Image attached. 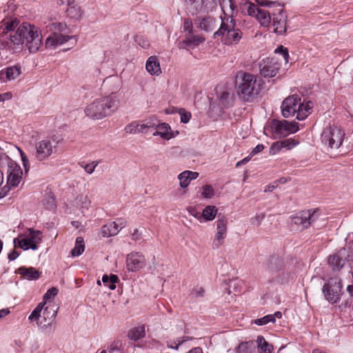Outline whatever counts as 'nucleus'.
Listing matches in <instances>:
<instances>
[{
  "label": "nucleus",
  "mask_w": 353,
  "mask_h": 353,
  "mask_svg": "<svg viewBox=\"0 0 353 353\" xmlns=\"http://www.w3.org/2000/svg\"><path fill=\"white\" fill-rule=\"evenodd\" d=\"M342 289L341 280L338 277L330 278L323 287V292L326 300L335 303L339 299Z\"/></svg>",
  "instance_id": "nucleus-8"
},
{
  "label": "nucleus",
  "mask_w": 353,
  "mask_h": 353,
  "mask_svg": "<svg viewBox=\"0 0 353 353\" xmlns=\"http://www.w3.org/2000/svg\"><path fill=\"white\" fill-rule=\"evenodd\" d=\"M119 281L118 276L115 274H111L108 276L107 274H104L102 276V282L104 285L108 287L110 290H114L116 288V283Z\"/></svg>",
  "instance_id": "nucleus-36"
},
{
  "label": "nucleus",
  "mask_w": 353,
  "mask_h": 353,
  "mask_svg": "<svg viewBox=\"0 0 353 353\" xmlns=\"http://www.w3.org/2000/svg\"><path fill=\"white\" fill-rule=\"evenodd\" d=\"M155 125L154 123H145L141 125L139 124V133H145L147 132L146 130L150 128H153Z\"/></svg>",
  "instance_id": "nucleus-55"
},
{
  "label": "nucleus",
  "mask_w": 353,
  "mask_h": 353,
  "mask_svg": "<svg viewBox=\"0 0 353 353\" xmlns=\"http://www.w3.org/2000/svg\"><path fill=\"white\" fill-rule=\"evenodd\" d=\"M59 141L46 138L35 143L34 157L39 161L47 160L57 151Z\"/></svg>",
  "instance_id": "nucleus-4"
},
{
  "label": "nucleus",
  "mask_w": 353,
  "mask_h": 353,
  "mask_svg": "<svg viewBox=\"0 0 353 353\" xmlns=\"http://www.w3.org/2000/svg\"><path fill=\"white\" fill-rule=\"evenodd\" d=\"M345 248L341 249L336 254L330 256L328 258V264L333 270H341L345 264L346 260Z\"/></svg>",
  "instance_id": "nucleus-19"
},
{
  "label": "nucleus",
  "mask_w": 353,
  "mask_h": 353,
  "mask_svg": "<svg viewBox=\"0 0 353 353\" xmlns=\"http://www.w3.org/2000/svg\"><path fill=\"white\" fill-rule=\"evenodd\" d=\"M296 112L297 113L296 119L299 121L305 119L308 116V114L303 111V108H301L300 104L299 105V108H297Z\"/></svg>",
  "instance_id": "nucleus-52"
},
{
  "label": "nucleus",
  "mask_w": 353,
  "mask_h": 353,
  "mask_svg": "<svg viewBox=\"0 0 353 353\" xmlns=\"http://www.w3.org/2000/svg\"><path fill=\"white\" fill-rule=\"evenodd\" d=\"M21 74V69L19 65L8 67L0 71V81L6 82L16 79Z\"/></svg>",
  "instance_id": "nucleus-21"
},
{
  "label": "nucleus",
  "mask_w": 353,
  "mask_h": 353,
  "mask_svg": "<svg viewBox=\"0 0 353 353\" xmlns=\"http://www.w3.org/2000/svg\"><path fill=\"white\" fill-rule=\"evenodd\" d=\"M254 343L258 353H271L272 346L263 336H258L256 341Z\"/></svg>",
  "instance_id": "nucleus-31"
},
{
  "label": "nucleus",
  "mask_w": 353,
  "mask_h": 353,
  "mask_svg": "<svg viewBox=\"0 0 353 353\" xmlns=\"http://www.w3.org/2000/svg\"><path fill=\"white\" fill-rule=\"evenodd\" d=\"M179 113L181 115V121L183 123H187L189 122L191 114L190 112H185L183 109H179Z\"/></svg>",
  "instance_id": "nucleus-51"
},
{
  "label": "nucleus",
  "mask_w": 353,
  "mask_h": 353,
  "mask_svg": "<svg viewBox=\"0 0 353 353\" xmlns=\"http://www.w3.org/2000/svg\"><path fill=\"white\" fill-rule=\"evenodd\" d=\"M270 322L274 323L275 319H274V316H271L270 314H268V315L264 316L262 318L255 319L253 323L257 325H264Z\"/></svg>",
  "instance_id": "nucleus-40"
},
{
  "label": "nucleus",
  "mask_w": 353,
  "mask_h": 353,
  "mask_svg": "<svg viewBox=\"0 0 353 353\" xmlns=\"http://www.w3.org/2000/svg\"><path fill=\"white\" fill-rule=\"evenodd\" d=\"M69 37L61 34H53L49 36L46 40L47 48H54L58 46L66 43L69 40Z\"/></svg>",
  "instance_id": "nucleus-24"
},
{
  "label": "nucleus",
  "mask_w": 353,
  "mask_h": 353,
  "mask_svg": "<svg viewBox=\"0 0 353 353\" xmlns=\"http://www.w3.org/2000/svg\"><path fill=\"white\" fill-rule=\"evenodd\" d=\"M274 32L278 34H283L287 30V16L283 12V8L281 5L277 4L275 11L272 12Z\"/></svg>",
  "instance_id": "nucleus-12"
},
{
  "label": "nucleus",
  "mask_w": 353,
  "mask_h": 353,
  "mask_svg": "<svg viewBox=\"0 0 353 353\" xmlns=\"http://www.w3.org/2000/svg\"><path fill=\"white\" fill-rule=\"evenodd\" d=\"M204 289L202 287H199L196 289H194L192 292V294L196 297L203 296L204 294Z\"/></svg>",
  "instance_id": "nucleus-59"
},
{
  "label": "nucleus",
  "mask_w": 353,
  "mask_h": 353,
  "mask_svg": "<svg viewBox=\"0 0 353 353\" xmlns=\"http://www.w3.org/2000/svg\"><path fill=\"white\" fill-rule=\"evenodd\" d=\"M146 265L144 255L139 252H132L126 256V268L130 272H135Z\"/></svg>",
  "instance_id": "nucleus-15"
},
{
  "label": "nucleus",
  "mask_w": 353,
  "mask_h": 353,
  "mask_svg": "<svg viewBox=\"0 0 353 353\" xmlns=\"http://www.w3.org/2000/svg\"><path fill=\"white\" fill-rule=\"evenodd\" d=\"M236 94L245 102H253L261 98L260 90H237Z\"/></svg>",
  "instance_id": "nucleus-23"
},
{
  "label": "nucleus",
  "mask_w": 353,
  "mask_h": 353,
  "mask_svg": "<svg viewBox=\"0 0 353 353\" xmlns=\"http://www.w3.org/2000/svg\"><path fill=\"white\" fill-rule=\"evenodd\" d=\"M56 315L57 311L49 307H46L43 312V315H41L40 320L37 322V325L46 334H50L54 332L52 323Z\"/></svg>",
  "instance_id": "nucleus-13"
},
{
  "label": "nucleus",
  "mask_w": 353,
  "mask_h": 353,
  "mask_svg": "<svg viewBox=\"0 0 353 353\" xmlns=\"http://www.w3.org/2000/svg\"><path fill=\"white\" fill-rule=\"evenodd\" d=\"M264 218H265L264 213L257 214H256L255 216L251 218L250 222L252 225L259 226L261 223V222Z\"/></svg>",
  "instance_id": "nucleus-49"
},
{
  "label": "nucleus",
  "mask_w": 353,
  "mask_h": 353,
  "mask_svg": "<svg viewBox=\"0 0 353 353\" xmlns=\"http://www.w3.org/2000/svg\"><path fill=\"white\" fill-rule=\"evenodd\" d=\"M85 244L83 238L81 236H78L76 239L75 246L71 250V255L72 256H80L84 251Z\"/></svg>",
  "instance_id": "nucleus-38"
},
{
  "label": "nucleus",
  "mask_w": 353,
  "mask_h": 353,
  "mask_svg": "<svg viewBox=\"0 0 353 353\" xmlns=\"http://www.w3.org/2000/svg\"><path fill=\"white\" fill-rule=\"evenodd\" d=\"M135 42L143 48H148L150 46V43L148 40L145 39L142 36H136L134 38Z\"/></svg>",
  "instance_id": "nucleus-46"
},
{
  "label": "nucleus",
  "mask_w": 353,
  "mask_h": 353,
  "mask_svg": "<svg viewBox=\"0 0 353 353\" xmlns=\"http://www.w3.org/2000/svg\"><path fill=\"white\" fill-rule=\"evenodd\" d=\"M261 79H257L254 74L245 72H239L236 76V85H239V88H260Z\"/></svg>",
  "instance_id": "nucleus-14"
},
{
  "label": "nucleus",
  "mask_w": 353,
  "mask_h": 353,
  "mask_svg": "<svg viewBox=\"0 0 353 353\" xmlns=\"http://www.w3.org/2000/svg\"><path fill=\"white\" fill-rule=\"evenodd\" d=\"M117 224L113 222L103 225L101 228L102 235L105 237H109L117 234L119 229H117Z\"/></svg>",
  "instance_id": "nucleus-35"
},
{
  "label": "nucleus",
  "mask_w": 353,
  "mask_h": 353,
  "mask_svg": "<svg viewBox=\"0 0 353 353\" xmlns=\"http://www.w3.org/2000/svg\"><path fill=\"white\" fill-rule=\"evenodd\" d=\"M156 128L158 130L153 133V136H160L166 140H170L174 137L170 126L166 123H159Z\"/></svg>",
  "instance_id": "nucleus-28"
},
{
  "label": "nucleus",
  "mask_w": 353,
  "mask_h": 353,
  "mask_svg": "<svg viewBox=\"0 0 353 353\" xmlns=\"http://www.w3.org/2000/svg\"><path fill=\"white\" fill-rule=\"evenodd\" d=\"M139 124L136 122H133L125 126V130L127 133L136 134L139 133Z\"/></svg>",
  "instance_id": "nucleus-48"
},
{
  "label": "nucleus",
  "mask_w": 353,
  "mask_h": 353,
  "mask_svg": "<svg viewBox=\"0 0 353 353\" xmlns=\"http://www.w3.org/2000/svg\"><path fill=\"white\" fill-rule=\"evenodd\" d=\"M108 353H121L120 349L119 348L118 345L115 343L111 344L108 347Z\"/></svg>",
  "instance_id": "nucleus-61"
},
{
  "label": "nucleus",
  "mask_w": 353,
  "mask_h": 353,
  "mask_svg": "<svg viewBox=\"0 0 353 353\" xmlns=\"http://www.w3.org/2000/svg\"><path fill=\"white\" fill-rule=\"evenodd\" d=\"M14 243L15 247L18 246L20 248L23 249L25 250H27L29 249L28 245H23V239L20 240V239L16 238L14 239Z\"/></svg>",
  "instance_id": "nucleus-58"
},
{
  "label": "nucleus",
  "mask_w": 353,
  "mask_h": 353,
  "mask_svg": "<svg viewBox=\"0 0 353 353\" xmlns=\"http://www.w3.org/2000/svg\"><path fill=\"white\" fill-rule=\"evenodd\" d=\"M10 42L8 45L20 46L26 43V46L31 53L37 52L42 44V36L37 26L28 23L20 25L14 33H10Z\"/></svg>",
  "instance_id": "nucleus-1"
},
{
  "label": "nucleus",
  "mask_w": 353,
  "mask_h": 353,
  "mask_svg": "<svg viewBox=\"0 0 353 353\" xmlns=\"http://www.w3.org/2000/svg\"><path fill=\"white\" fill-rule=\"evenodd\" d=\"M187 173V171H184L178 176V179L180 181V186L182 188H187L191 181Z\"/></svg>",
  "instance_id": "nucleus-41"
},
{
  "label": "nucleus",
  "mask_w": 353,
  "mask_h": 353,
  "mask_svg": "<svg viewBox=\"0 0 353 353\" xmlns=\"http://www.w3.org/2000/svg\"><path fill=\"white\" fill-rule=\"evenodd\" d=\"M205 41V38L201 35H195L193 33L188 34L185 39L179 43V48H187L188 47H196Z\"/></svg>",
  "instance_id": "nucleus-22"
},
{
  "label": "nucleus",
  "mask_w": 353,
  "mask_h": 353,
  "mask_svg": "<svg viewBox=\"0 0 353 353\" xmlns=\"http://www.w3.org/2000/svg\"><path fill=\"white\" fill-rule=\"evenodd\" d=\"M228 220L225 216H219L216 221L217 232L213 241V248H219L223 243L226 236Z\"/></svg>",
  "instance_id": "nucleus-17"
},
{
  "label": "nucleus",
  "mask_w": 353,
  "mask_h": 353,
  "mask_svg": "<svg viewBox=\"0 0 353 353\" xmlns=\"http://www.w3.org/2000/svg\"><path fill=\"white\" fill-rule=\"evenodd\" d=\"M41 314H39L38 312H37L35 310H34L30 315L28 316V319L30 321H37V323L39 322L40 320Z\"/></svg>",
  "instance_id": "nucleus-60"
},
{
  "label": "nucleus",
  "mask_w": 353,
  "mask_h": 353,
  "mask_svg": "<svg viewBox=\"0 0 353 353\" xmlns=\"http://www.w3.org/2000/svg\"><path fill=\"white\" fill-rule=\"evenodd\" d=\"M145 334V327L141 325L130 330L128 333V337L132 341H137L143 338Z\"/></svg>",
  "instance_id": "nucleus-32"
},
{
  "label": "nucleus",
  "mask_w": 353,
  "mask_h": 353,
  "mask_svg": "<svg viewBox=\"0 0 353 353\" xmlns=\"http://www.w3.org/2000/svg\"><path fill=\"white\" fill-rule=\"evenodd\" d=\"M189 213L194 216L195 218L200 219L201 218V214L196 211V210L194 208H190L188 209Z\"/></svg>",
  "instance_id": "nucleus-64"
},
{
  "label": "nucleus",
  "mask_w": 353,
  "mask_h": 353,
  "mask_svg": "<svg viewBox=\"0 0 353 353\" xmlns=\"http://www.w3.org/2000/svg\"><path fill=\"white\" fill-rule=\"evenodd\" d=\"M270 128L272 134L276 138L284 137L299 130L298 123L295 121L289 122L286 120L274 119L272 121Z\"/></svg>",
  "instance_id": "nucleus-7"
},
{
  "label": "nucleus",
  "mask_w": 353,
  "mask_h": 353,
  "mask_svg": "<svg viewBox=\"0 0 353 353\" xmlns=\"http://www.w3.org/2000/svg\"><path fill=\"white\" fill-rule=\"evenodd\" d=\"M283 148L282 143L281 141H276L272 144L270 148V154H275L279 152Z\"/></svg>",
  "instance_id": "nucleus-50"
},
{
  "label": "nucleus",
  "mask_w": 353,
  "mask_h": 353,
  "mask_svg": "<svg viewBox=\"0 0 353 353\" xmlns=\"http://www.w3.org/2000/svg\"><path fill=\"white\" fill-rule=\"evenodd\" d=\"M17 26V24L16 23L15 21L8 22L5 27V30H6V33H9V35L10 34V33H14L13 29Z\"/></svg>",
  "instance_id": "nucleus-57"
},
{
  "label": "nucleus",
  "mask_w": 353,
  "mask_h": 353,
  "mask_svg": "<svg viewBox=\"0 0 353 353\" xmlns=\"http://www.w3.org/2000/svg\"><path fill=\"white\" fill-rule=\"evenodd\" d=\"M99 162L100 161H93L90 163L86 164L82 167L88 174H91L94 172V169L99 165Z\"/></svg>",
  "instance_id": "nucleus-45"
},
{
  "label": "nucleus",
  "mask_w": 353,
  "mask_h": 353,
  "mask_svg": "<svg viewBox=\"0 0 353 353\" xmlns=\"http://www.w3.org/2000/svg\"><path fill=\"white\" fill-rule=\"evenodd\" d=\"M17 272L28 280H37L41 274L39 270L32 267H21L17 269Z\"/></svg>",
  "instance_id": "nucleus-25"
},
{
  "label": "nucleus",
  "mask_w": 353,
  "mask_h": 353,
  "mask_svg": "<svg viewBox=\"0 0 353 353\" xmlns=\"http://www.w3.org/2000/svg\"><path fill=\"white\" fill-rule=\"evenodd\" d=\"M20 152H21V161L23 162V164L26 171H27L28 165H29V161H28V157L21 150L20 151Z\"/></svg>",
  "instance_id": "nucleus-62"
},
{
  "label": "nucleus",
  "mask_w": 353,
  "mask_h": 353,
  "mask_svg": "<svg viewBox=\"0 0 353 353\" xmlns=\"http://www.w3.org/2000/svg\"><path fill=\"white\" fill-rule=\"evenodd\" d=\"M256 18L263 26H268L272 19L270 12L262 8L258 11Z\"/></svg>",
  "instance_id": "nucleus-34"
},
{
  "label": "nucleus",
  "mask_w": 353,
  "mask_h": 353,
  "mask_svg": "<svg viewBox=\"0 0 353 353\" xmlns=\"http://www.w3.org/2000/svg\"><path fill=\"white\" fill-rule=\"evenodd\" d=\"M201 195L205 199H211L214 195V190L210 185H205L203 186Z\"/></svg>",
  "instance_id": "nucleus-43"
},
{
  "label": "nucleus",
  "mask_w": 353,
  "mask_h": 353,
  "mask_svg": "<svg viewBox=\"0 0 353 353\" xmlns=\"http://www.w3.org/2000/svg\"><path fill=\"white\" fill-rule=\"evenodd\" d=\"M344 137V132L336 125L325 128L321 134L322 142L331 149H338L342 145Z\"/></svg>",
  "instance_id": "nucleus-5"
},
{
  "label": "nucleus",
  "mask_w": 353,
  "mask_h": 353,
  "mask_svg": "<svg viewBox=\"0 0 353 353\" xmlns=\"http://www.w3.org/2000/svg\"><path fill=\"white\" fill-rule=\"evenodd\" d=\"M121 94L118 92L94 100L85 109L87 117L99 120L110 116L119 106Z\"/></svg>",
  "instance_id": "nucleus-2"
},
{
  "label": "nucleus",
  "mask_w": 353,
  "mask_h": 353,
  "mask_svg": "<svg viewBox=\"0 0 353 353\" xmlns=\"http://www.w3.org/2000/svg\"><path fill=\"white\" fill-rule=\"evenodd\" d=\"M219 3L223 12L220 19L223 17L234 18V14L237 13V6L234 0H219Z\"/></svg>",
  "instance_id": "nucleus-20"
},
{
  "label": "nucleus",
  "mask_w": 353,
  "mask_h": 353,
  "mask_svg": "<svg viewBox=\"0 0 353 353\" xmlns=\"http://www.w3.org/2000/svg\"><path fill=\"white\" fill-rule=\"evenodd\" d=\"M274 52L281 54L286 63L289 61L290 56L288 50L286 48H284L283 46H280L276 49H275Z\"/></svg>",
  "instance_id": "nucleus-44"
},
{
  "label": "nucleus",
  "mask_w": 353,
  "mask_h": 353,
  "mask_svg": "<svg viewBox=\"0 0 353 353\" xmlns=\"http://www.w3.org/2000/svg\"><path fill=\"white\" fill-rule=\"evenodd\" d=\"M113 223L117 224V229H119V230L126 225V221L123 219H118L116 221H114Z\"/></svg>",
  "instance_id": "nucleus-63"
},
{
  "label": "nucleus",
  "mask_w": 353,
  "mask_h": 353,
  "mask_svg": "<svg viewBox=\"0 0 353 353\" xmlns=\"http://www.w3.org/2000/svg\"><path fill=\"white\" fill-rule=\"evenodd\" d=\"M42 233L39 230L28 229L24 234L23 245H28L29 249L37 250V244L41 241Z\"/></svg>",
  "instance_id": "nucleus-18"
},
{
  "label": "nucleus",
  "mask_w": 353,
  "mask_h": 353,
  "mask_svg": "<svg viewBox=\"0 0 353 353\" xmlns=\"http://www.w3.org/2000/svg\"><path fill=\"white\" fill-rule=\"evenodd\" d=\"M183 30L188 32V34H192L193 30V24L190 19H185L183 23Z\"/></svg>",
  "instance_id": "nucleus-54"
},
{
  "label": "nucleus",
  "mask_w": 353,
  "mask_h": 353,
  "mask_svg": "<svg viewBox=\"0 0 353 353\" xmlns=\"http://www.w3.org/2000/svg\"><path fill=\"white\" fill-rule=\"evenodd\" d=\"M219 100V105L224 108H228L233 105L234 101V92L231 93L228 90H221L220 92L216 93Z\"/></svg>",
  "instance_id": "nucleus-26"
},
{
  "label": "nucleus",
  "mask_w": 353,
  "mask_h": 353,
  "mask_svg": "<svg viewBox=\"0 0 353 353\" xmlns=\"http://www.w3.org/2000/svg\"><path fill=\"white\" fill-rule=\"evenodd\" d=\"M282 143L283 148H285L289 150L297 145L299 142L294 139H287L281 141Z\"/></svg>",
  "instance_id": "nucleus-42"
},
{
  "label": "nucleus",
  "mask_w": 353,
  "mask_h": 353,
  "mask_svg": "<svg viewBox=\"0 0 353 353\" xmlns=\"http://www.w3.org/2000/svg\"><path fill=\"white\" fill-rule=\"evenodd\" d=\"M58 291L59 290H58V289L57 288H54V287L51 288L44 294L43 300L44 301H48V300H50V299H54V296L57 294Z\"/></svg>",
  "instance_id": "nucleus-47"
},
{
  "label": "nucleus",
  "mask_w": 353,
  "mask_h": 353,
  "mask_svg": "<svg viewBox=\"0 0 353 353\" xmlns=\"http://www.w3.org/2000/svg\"><path fill=\"white\" fill-rule=\"evenodd\" d=\"M185 3L188 11L192 15L212 10L216 6L215 0H185Z\"/></svg>",
  "instance_id": "nucleus-10"
},
{
  "label": "nucleus",
  "mask_w": 353,
  "mask_h": 353,
  "mask_svg": "<svg viewBox=\"0 0 353 353\" xmlns=\"http://www.w3.org/2000/svg\"><path fill=\"white\" fill-rule=\"evenodd\" d=\"M320 218L319 211L316 209H310L303 210L292 218V223L301 228V229H306L310 225L317 228L316 221Z\"/></svg>",
  "instance_id": "nucleus-6"
},
{
  "label": "nucleus",
  "mask_w": 353,
  "mask_h": 353,
  "mask_svg": "<svg viewBox=\"0 0 353 353\" xmlns=\"http://www.w3.org/2000/svg\"><path fill=\"white\" fill-rule=\"evenodd\" d=\"M217 211L218 210L214 205H208L203 209L201 217L206 221H212L215 218Z\"/></svg>",
  "instance_id": "nucleus-39"
},
{
  "label": "nucleus",
  "mask_w": 353,
  "mask_h": 353,
  "mask_svg": "<svg viewBox=\"0 0 353 353\" xmlns=\"http://www.w3.org/2000/svg\"><path fill=\"white\" fill-rule=\"evenodd\" d=\"M198 19L199 21V28L205 32H211L216 26L215 19L210 16L199 18Z\"/></svg>",
  "instance_id": "nucleus-30"
},
{
  "label": "nucleus",
  "mask_w": 353,
  "mask_h": 353,
  "mask_svg": "<svg viewBox=\"0 0 353 353\" xmlns=\"http://www.w3.org/2000/svg\"><path fill=\"white\" fill-rule=\"evenodd\" d=\"M3 158L8 165V184L12 187H17L21 179L22 170L15 161L8 157H4Z\"/></svg>",
  "instance_id": "nucleus-11"
},
{
  "label": "nucleus",
  "mask_w": 353,
  "mask_h": 353,
  "mask_svg": "<svg viewBox=\"0 0 353 353\" xmlns=\"http://www.w3.org/2000/svg\"><path fill=\"white\" fill-rule=\"evenodd\" d=\"M300 101L301 98L296 94L291 95L286 98L283 101L281 105V112L283 117L285 118H288L291 116H293L299 108Z\"/></svg>",
  "instance_id": "nucleus-16"
},
{
  "label": "nucleus",
  "mask_w": 353,
  "mask_h": 353,
  "mask_svg": "<svg viewBox=\"0 0 353 353\" xmlns=\"http://www.w3.org/2000/svg\"><path fill=\"white\" fill-rule=\"evenodd\" d=\"M280 70V63L274 57L263 59L259 63V71L264 78L274 77Z\"/></svg>",
  "instance_id": "nucleus-9"
},
{
  "label": "nucleus",
  "mask_w": 353,
  "mask_h": 353,
  "mask_svg": "<svg viewBox=\"0 0 353 353\" xmlns=\"http://www.w3.org/2000/svg\"><path fill=\"white\" fill-rule=\"evenodd\" d=\"M236 353H256V343L254 341H247L239 344Z\"/></svg>",
  "instance_id": "nucleus-33"
},
{
  "label": "nucleus",
  "mask_w": 353,
  "mask_h": 353,
  "mask_svg": "<svg viewBox=\"0 0 353 353\" xmlns=\"http://www.w3.org/2000/svg\"><path fill=\"white\" fill-rule=\"evenodd\" d=\"M261 9V8H259L258 6L250 3L248 8V13L250 16L256 17L258 11H259Z\"/></svg>",
  "instance_id": "nucleus-53"
},
{
  "label": "nucleus",
  "mask_w": 353,
  "mask_h": 353,
  "mask_svg": "<svg viewBox=\"0 0 353 353\" xmlns=\"http://www.w3.org/2000/svg\"><path fill=\"white\" fill-rule=\"evenodd\" d=\"M145 68L152 75H159L161 72L159 62L155 56L148 58L145 63Z\"/></svg>",
  "instance_id": "nucleus-29"
},
{
  "label": "nucleus",
  "mask_w": 353,
  "mask_h": 353,
  "mask_svg": "<svg viewBox=\"0 0 353 353\" xmlns=\"http://www.w3.org/2000/svg\"><path fill=\"white\" fill-rule=\"evenodd\" d=\"M66 12L69 17L75 19H80L83 14L81 7L74 3L68 6Z\"/></svg>",
  "instance_id": "nucleus-37"
},
{
  "label": "nucleus",
  "mask_w": 353,
  "mask_h": 353,
  "mask_svg": "<svg viewBox=\"0 0 353 353\" xmlns=\"http://www.w3.org/2000/svg\"><path fill=\"white\" fill-rule=\"evenodd\" d=\"M300 105L301 108H303V111L306 112L308 114H310V110L313 107V103L312 101H308L305 103V101L301 103L300 102Z\"/></svg>",
  "instance_id": "nucleus-56"
},
{
  "label": "nucleus",
  "mask_w": 353,
  "mask_h": 353,
  "mask_svg": "<svg viewBox=\"0 0 353 353\" xmlns=\"http://www.w3.org/2000/svg\"><path fill=\"white\" fill-rule=\"evenodd\" d=\"M219 28L214 32V39L220 37L223 44L226 46L239 43L242 38L243 33L237 28L236 21L234 18H221Z\"/></svg>",
  "instance_id": "nucleus-3"
},
{
  "label": "nucleus",
  "mask_w": 353,
  "mask_h": 353,
  "mask_svg": "<svg viewBox=\"0 0 353 353\" xmlns=\"http://www.w3.org/2000/svg\"><path fill=\"white\" fill-rule=\"evenodd\" d=\"M284 263L282 259L279 256H272L268 260L267 270L272 274L279 272L283 269Z\"/></svg>",
  "instance_id": "nucleus-27"
}]
</instances>
